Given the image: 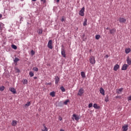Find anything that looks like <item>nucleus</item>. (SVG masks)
<instances>
[{
	"mask_svg": "<svg viewBox=\"0 0 131 131\" xmlns=\"http://www.w3.org/2000/svg\"><path fill=\"white\" fill-rule=\"evenodd\" d=\"M50 96H51V97H55V92L53 91L51 92Z\"/></svg>",
	"mask_w": 131,
	"mask_h": 131,
	"instance_id": "26",
	"label": "nucleus"
},
{
	"mask_svg": "<svg viewBox=\"0 0 131 131\" xmlns=\"http://www.w3.org/2000/svg\"><path fill=\"white\" fill-rule=\"evenodd\" d=\"M60 90L61 91V92H65V88H64V86H62L60 87Z\"/></svg>",
	"mask_w": 131,
	"mask_h": 131,
	"instance_id": "32",
	"label": "nucleus"
},
{
	"mask_svg": "<svg viewBox=\"0 0 131 131\" xmlns=\"http://www.w3.org/2000/svg\"><path fill=\"white\" fill-rule=\"evenodd\" d=\"M105 57H106V58H108L109 57V56L108 55H106Z\"/></svg>",
	"mask_w": 131,
	"mask_h": 131,
	"instance_id": "48",
	"label": "nucleus"
},
{
	"mask_svg": "<svg viewBox=\"0 0 131 131\" xmlns=\"http://www.w3.org/2000/svg\"><path fill=\"white\" fill-rule=\"evenodd\" d=\"M23 19H24L23 17L20 16V21H23Z\"/></svg>",
	"mask_w": 131,
	"mask_h": 131,
	"instance_id": "41",
	"label": "nucleus"
},
{
	"mask_svg": "<svg viewBox=\"0 0 131 131\" xmlns=\"http://www.w3.org/2000/svg\"><path fill=\"white\" fill-rule=\"evenodd\" d=\"M81 75L82 78H84L85 77V73L84 72H81Z\"/></svg>",
	"mask_w": 131,
	"mask_h": 131,
	"instance_id": "22",
	"label": "nucleus"
},
{
	"mask_svg": "<svg viewBox=\"0 0 131 131\" xmlns=\"http://www.w3.org/2000/svg\"><path fill=\"white\" fill-rule=\"evenodd\" d=\"M65 19H64V16H62L61 19V22H64Z\"/></svg>",
	"mask_w": 131,
	"mask_h": 131,
	"instance_id": "39",
	"label": "nucleus"
},
{
	"mask_svg": "<svg viewBox=\"0 0 131 131\" xmlns=\"http://www.w3.org/2000/svg\"><path fill=\"white\" fill-rule=\"evenodd\" d=\"M125 52L126 54H128L130 53V48L126 49L125 50Z\"/></svg>",
	"mask_w": 131,
	"mask_h": 131,
	"instance_id": "19",
	"label": "nucleus"
},
{
	"mask_svg": "<svg viewBox=\"0 0 131 131\" xmlns=\"http://www.w3.org/2000/svg\"><path fill=\"white\" fill-rule=\"evenodd\" d=\"M122 91H123V88H120V89H117L116 90V93L117 94H121L122 92Z\"/></svg>",
	"mask_w": 131,
	"mask_h": 131,
	"instance_id": "10",
	"label": "nucleus"
},
{
	"mask_svg": "<svg viewBox=\"0 0 131 131\" xmlns=\"http://www.w3.org/2000/svg\"><path fill=\"white\" fill-rule=\"evenodd\" d=\"M23 84H27L28 83V81L27 79H24V81H23Z\"/></svg>",
	"mask_w": 131,
	"mask_h": 131,
	"instance_id": "23",
	"label": "nucleus"
},
{
	"mask_svg": "<svg viewBox=\"0 0 131 131\" xmlns=\"http://www.w3.org/2000/svg\"><path fill=\"white\" fill-rule=\"evenodd\" d=\"M73 117H74V119H75L76 121H78V120H79V117H78L76 114H74L73 115Z\"/></svg>",
	"mask_w": 131,
	"mask_h": 131,
	"instance_id": "8",
	"label": "nucleus"
},
{
	"mask_svg": "<svg viewBox=\"0 0 131 131\" xmlns=\"http://www.w3.org/2000/svg\"><path fill=\"white\" fill-rule=\"evenodd\" d=\"M116 32V30L115 29H112L110 30V33L111 34H113Z\"/></svg>",
	"mask_w": 131,
	"mask_h": 131,
	"instance_id": "14",
	"label": "nucleus"
},
{
	"mask_svg": "<svg viewBox=\"0 0 131 131\" xmlns=\"http://www.w3.org/2000/svg\"><path fill=\"white\" fill-rule=\"evenodd\" d=\"M9 91H10V92H11V93H12L13 94H16V89H15V88H10L9 89Z\"/></svg>",
	"mask_w": 131,
	"mask_h": 131,
	"instance_id": "9",
	"label": "nucleus"
},
{
	"mask_svg": "<svg viewBox=\"0 0 131 131\" xmlns=\"http://www.w3.org/2000/svg\"><path fill=\"white\" fill-rule=\"evenodd\" d=\"M30 105H31L30 102H28L27 103V104H26L25 105V107H28V106H29Z\"/></svg>",
	"mask_w": 131,
	"mask_h": 131,
	"instance_id": "30",
	"label": "nucleus"
},
{
	"mask_svg": "<svg viewBox=\"0 0 131 131\" xmlns=\"http://www.w3.org/2000/svg\"><path fill=\"white\" fill-rule=\"evenodd\" d=\"M29 75L31 77H32V76H34V74L32 72H29Z\"/></svg>",
	"mask_w": 131,
	"mask_h": 131,
	"instance_id": "25",
	"label": "nucleus"
},
{
	"mask_svg": "<svg viewBox=\"0 0 131 131\" xmlns=\"http://www.w3.org/2000/svg\"><path fill=\"white\" fill-rule=\"evenodd\" d=\"M55 84H58L59 83V82L60 81V78L58 76H55Z\"/></svg>",
	"mask_w": 131,
	"mask_h": 131,
	"instance_id": "7",
	"label": "nucleus"
},
{
	"mask_svg": "<svg viewBox=\"0 0 131 131\" xmlns=\"http://www.w3.org/2000/svg\"><path fill=\"white\" fill-rule=\"evenodd\" d=\"M126 62H127L128 65L131 64V59L129 58V56H128L127 57Z\"/></svg>",
	"mask_w": 131,
	"mask_h": 131,
	"instance_id": "12",
	"label": "nucleus"
},
{
	"mask_svg": "<svg viewBox=\"0 0 131 131\" xmlns=\"http://www.w3.org/2000/svg\"><path fill=\"white\" fill-rule=\"evenodd\" d=\"M93 107V103H90L89 104V108H92Z\"/></svg>",
	"mask_w": 131,
	"mask_h": 131,
	"instance_id": "38",
	"label": "nucleus"
},
{
	"mask_svg": "<svg viewBox=\"0 0 131 131\" xmlns=\"http://www.w3.org/2000/svg\"><path fill=\"white\" fill-rule=\"evenodd\" d=\"M61 55L63 58H66V52L65 51V49H64V46H61Z\"/></svg>",
	"mask_w": 131,
	"mask_h": 131,
	"instance_id": "1",
	"label": "nucleus"
},
{
	"mask_svg": "<svg viewBox=\"0 0 131 131\" xmlns=\"http://www.w3.org/2000/svg\"><path fill=\"white\" fill-rule=\"evenodd\" d=\"M4 90H5V86H2L0 87V91H1V92H4Z\"/></svg>",
	"mask_w": 131,
	"mask_h": 131,
	"instance_id": "31",
	"label": "nucleus"
},
{
	"mask_svg": "<svg viewBox=\"0 0 131 131\" xmlns=\"http://www.w3.org/2000/svg\"><path fill=\"white\" fill-rule=\"evenodd\" d=\"M37 33L39 34H42V29H39L37 30Z\"/></svg>",
	"mask_w": 131,
	"mask_h": 131,
	"instance_id": "21",
	"label": "nucleus"
},
{
	"mask_svg": "<svg viewBox=\"0 0 131 131\" xmlns=\"http://www.w3.org/2000/svg\"><path fill=\"white\" fill-rule=\"evenodd\" d=\"M3 17V15H2V14H0V19L1 18H2Z\"/></svg>",
	"mask_w": 131,
	"mask_h": 131,
	"instance_id": "46",
	"label": "nucleus"
},
{
	"mask_svg": "<svg viewBox=\"0 0 131 131\" xmlns=\"http://www.w3.org/2000/svg\"><path fill=\"white\" fill-rule=\"evenodd\" d=\"M31 54L32 56H33V55H34V54H35V52H34L33 50H31Z\"/></svg>",
	"mask_w": 131,
	"mask_h": 131,
	"instance_id": "37",
	"label": "nucleus"
},
{
	"mask_svg": "<svg viewBox=\"0 0 131 131\" xmlns=\"http://www.w3.org/2000/svg\"><path fill=\"white\" fill-rule=\"evenodd\" d=\"M72 119H73V120H74V118H73Z\"/></svg>",
	"mask_w": 131,
	"mask_h": 131,
	"instance_id": "53",
	"label": "nucleus"
},
{
	"mask_svg": "<svg viewBox=\"0 0 131 131\" xmlns=\"http://www.w3.org/2000/svg\"><path fill=\"white\" fill-rule=\"evenodd\" d=\"M100 37H101V36L100 35H96L95 36L96 39H100Z\"/></svg>",
	"mask_w": 131,
	"mask_h": 131,
	"instance_id": "24",
	"label": "nucleus"
},
{
	"mask_svg": "<svg viewBox=\"0 0 131 131\" xmlns=\"http://www.w3.org/2000/svg\"><path fill=\"white\" fill-rule=\"evenodd\" d=\"M119 21L120 23H125L126 22V19L120 17L119 18Z\"/></svg>",
	"mask_w": 131,
	"mask_h": 131,
	"instance_id": "6",
	"label": "nucleus"
},
{
	"mask_svg": "<svg viewBox=\"0 0 131 131\" xmlns=\"http://www.w3.org/2000/svg\"><path fill=\"white\" fill-rule=\"evenodd\" d=\"M18 61H19V58H15L14 60V63H17V62H18Z\"/></svg>",
	"mask_w": 131,
	"mask_h": 131,
	"instance_id": "29",
	"label": "nucleus"
},
{
	"mask_svg": "<svg viewBox=\"0 0 131 131\" xmlns=\"http://www.w3.org/2000/svg\"><path fill=\"white\" fill-rule=\"evenodd\" d=\"M118 98H120V96H116V99H118Z\"/></svg>",
	"mask_w": 131,
	"mask_h": 131,
	"instance_id": "45",
	"label": "nucleus"
},
{
	"mask_svg": "<svg viewBox=\"0 0 131 131\" xmlns=\"http://www.w3.org/2000/svg\"><path fill=\"white\" fill-rule=\"evenodd\" d=\"M33 70H34V71H36V72H37V71H38V68L34 67L33 68Z\"/></svg>",
	"mask_w": 131,
	"mask_h": 131,
	"instance_id": "35",
	"label": "nucleus"
},
{
	"mask_svg": "<svg viewBox=\"0 0 131 131\" xmlns=\"http://www.w3.org/2000/svg\"><path fill=\"white\" fill-rule=\"evenodd\" d=\"M59 120H60V121H61L62 120V117H59Z\"/></svg>",
	"mask_w": 131,
	"mask_h": 131,
	"instance_id": "44",
	"label": "nucleus"
},
{
	"mask_svg": "<svg viewBox=\"0 0 131 131\" xmlns=\"http://www.w3.org/2000/svg\"><path fill=\"white\" fill-rule=\"evenodd\" d=\"M34 79H37V77H34Z\"/></svg>",
	"mask_w": 131,
	"mask_h": 131,
	"instance_id": "47",
	"label": "nucleus"
},
{
	"mask_svg": "<svg viewBox=\"0 0 131 131\" xmlns=\"http://www.w3.org/2000/svg\"><path fill=\"white\" fill-rule=\"evenodd\" d=\"M84 93V91L83 90V89L81 88L79 89L77 96H79L80 97H81L82 96V94Z\"/></svg>",
	"mask_w": 131,
	"mask_h": 131,
	"instance_id": "4",
	"label": "nucleus"
},
{
	"mask_svg": "<svg viewBox=\"0 0 131 131\" xmlns=\"http://www.w3.org/2000/svg\"><path fill=\"white\" fill-rule=\"evenodd\" d=\"M127 67H128V65H127L126 64H124L122 66L121 70H126V69H127Z\"/></svg>",
	"mask_w": 131,
	"mask_h": 131,
	"instance_id": "11",
	"label": "nucleus"
},
{
	"mask_svg": "<svg viewBox=\"0 0 131 131\" xmlns=\"http://www.w3.org/2000/svg\"><path fill=\"white\" fill-rule=\"evenodd\" d=\"M33 2H36V0H32Z\"/></svg>",
	"mask_w": 131,
	"mask_h": 131,
	"instance_id": "52",
	"label": "nucleus"
},
{
	"mask_svg": "<svg viewBox=\"0 0 131 131\" xmlns=\"http://www.w3.org/2000/svg\"><path fill=\"white\" fill-rule=\"evenodd\" d=\"M79 15L83 17L84 16V7H82L79 12Z\"/></svg>",
	"mask_w": 131,
	"mask_h": 131,
	"instance_id": "2",
	"label": "nucleus"
},
{
	"mask_svg": "<svg viewBox=\"0 0 131 131\" xmlns=\"http://www.w3.org/2000/svg\"><path fill=\"white\" fill-rule=\"evenodd\" d=\"M43 126L44 127L45 129H42V131H48V128L46 127L45 124H43Z\"/></svg>",
	"mask_w": 131,
	"mask_h": 131,
	"instance_id": "28",
	"label": "nucleus"
},
{
	"mask_svg": "<svg viewBox=\"0 0 131 131\" xmlns=\"http://www.w3.org/2000/svg\"><path fill=\"white\" fill-rule=\"evenodd\" d=\"M60 131H65V130H63V129H61L60 130Z\"/></svg>",
	"mask_w": 131,
	"mask_h": 131,
	"instance_id": "50",
	"label": "nucleus"
},
{
	"mask_svg": "<svg viewBox=\"0 0 131 131\" xmlns=\"http://www.w3.org/2000/svg\"><path fill=\"white\" fill-rule=\"evenodd\" d=\"M119 65L118 64H116L114 67V71H117V70L119 69Z\"/></svg>",
	"mask_w": 131,
	"mask_h": 131,
	"instance_id": "16",
	"label": "nucleus"
},
{
	"mask_svg": "<svg viewBox=\"0 0 131 131\" xmlns=\"http://www.w3.org/2000/svg\"><path fill=\"white\" fill-rule=\"evenodd\" d=\"M3 27H4V24L0 23V30H3Z\"/></svg>",
	"mask_w": 131,
	"mask_h": 131,
	"instance_id": "27",
	"label": "nucleus"
},
{
	"mask_svg": "<svg viewBox=\"0 0 131 131\" xmlns=\"http://www.w3.org/2000/svg\"><path fill=\"white\" fill-rule=\"evenodd\" d=\"M11 47L14 50H16L17 49V47L15 45H12Z\"/></svg>",
	"mask_w": 131,
	"mask_h": 131,
	"instance_id": "34",
	"label": "nucleus"
},
{
	"mask_svg": "<svg viewBox=\"0 0 131 131\" xmlns=\"http://www.w3.org/2000/svg\"><path fill=\"white\" fill-rule=\"evenodd\" d=\"M11 125H12V126H16V125H17V121L13 120L11 123Z\"/></svg>",
	"mask_w": 131,
	"mask_h": 131,
	"instance_id": "15",
	"label": "nucleus"
},
{
	"mask_svg": "<svg viewBox=\"0 0 131 131\" xmlns=\"http://www.w3.org/2000/svg\"><path fill=\"white\" fill-rule=\"evenodd\" d=\"M53 41L52 40H50L48 43V47L49 49H53Z\"/></svg>",
	"mask_w": 131,
	"mask_h": 131,
	"instance_id": "5",
	"label": "nucleus"
},
{
	"mask_svg": "<svg viewBox=\"0 0 131 131\" xmlns=\"http://www.w3.org/2000/svg\"><path fill=\"white\" fill-rule=\"evenodd\" d=\"M68 102H69V99H68V100H66L63 102V104H64V105H67L68 104Z\"/></svg>",
	"mask_w": 131,
	"mask_h": 131,
	"instance_id": "33",
	"label": "nucleus"
},
{
	"mask_svg": "<svg viewBox=\"0 0 131 131\" xmlns=\"http://www.w3.org/2000/svg\"><path fill=\"white\" fill-rule=\"evenodd\" d=\"M100 93L102 94V96H105V90L103 88H101L100 89Z\"/></svg>",
	"mask_w": 131,
	"mask_h": 131,
	"instance_id": "13",
	"label": "nucleus"
},
{
	"mask_svg": "<svg viewBox=\"0 0 131 131\" xmlns=\"http://www.w3.org/2000/svg\"><path fill=\"white\" fill-rule=\"evenodd\" d=\"M93 107L95 108V109H100V106H98V104L96 103H94L93 104Z\"/></svg>",
	"mask_w": 131,
	"mask_h": 131,
	"instance_id": "18",
	"label": "nucleus"
},
{
	"mask_svg": "<svg viewBox=\"0 0 131 131\" xmlns=\"http://www.w3.org/2000/svg\"><path fill=\"white\" fill-rule=\"evenodd\" d=\"M109 98L108 97V95L106 96V97L105 98V101L106 102H109Z\"/></svg>",
	"mask_w": 131,
	"mask_h": 131,
	"instance_id": "36",
	"label": "nucleus"
},
{
	"mask_svg": "<svg viewBox=\"0 0 131 131\" xmlns=\"http://www.w3.org/2000/svg\"><path fill=\"white\" fill-rule=\"evenodd\" d=\"M128 100H129V101H131V96L128 97Z\"/></svg>",
	"mask_w": 131,
	"mask_h": 131,
	"instance_id": "42",
	"label": "nucleus"
},
{
	"mask_svg": "<svg viewBox=\"0 0 131 131\" xmlns=\"http://www.w3.org/2000/svg\"><path fill=\"white\" fill-rule=\"evenodd\" d=\"M127 127H128V125H124L122 126V129L123 131H127L128 128Z\"/></svg>",
	"mask_w": 131,
	"mask_h": 131,
	"instance_id": "17",
	"label": "nucleus"
},
{
	"mask_svg": "<svg viewBox=\"0 0 131 131\" xmlns=\"http://www.w3.org/2000/svg\"><path fill=\"white\" fill-rule=\"evenodd\" d=\"M106 30H108V29H109V28L107 27V28H106Z\"/></svg>",
	"mask_w": 131,
	"mask_h": 131,
	"instance_id": "51",
	"label": "nucleus"
},
{
	"mask_svg": "<svg viewBox=\"0 0 131 131\" xmlns=\"http://www.w3.org/2000/svg\"><path fill=\"white\" fill-rule=\"evenodd\" d=\"M57 1V3H59V2H60V0H56Z\"/></svg>",
	"mask_w": 131,
	"mask_h": 131,
	"instance_id": "49",
	"label": "nucleus"
},
{
	"mask_svg": "<svg viewBox=\"0 0 131 131\" xmlns=\"http://www.w3.org/2000/svg\"><path fill=\"white\" fill-rule=\"evenodd\" d=\"M41 2H43V3H46V0H41Z\"/></svg>",
	"mask_w": 131,
	"mask_h": 131,
	"instance_id": "43",
	"label": "nucleus"
},
{
	"mask_svg": "<svg viewBox=\"0 0 131 131\" xmlns=\"http://www.w3.org/2000/svg\"><path fill=\"white\" fill-rule=\"evenodd\" d=\"M88 23V19L86 18L84 19V21L83 23V26H86Z\"/></svg>",
	"mask_w": 131,
	"mask_h": 131,
	"instance_id": "20",
	"label": "nucleus"
},
{
	"mask_svg": "<svg viewBox=\"0 0 131 131\" xmlns=\"http://www.w3.org/2000/svg\"><path fill=\"white\" fill-rule=\"evenodd\" d=\"M90 61L91 64H95L96 63V60H95V57L92 56L90 58Z\"/></svg>",
	"mask_w": 131,
	"mask_h": 131,
	"instance_id": "3",
	"label": "nucleus"
},
{
	"mask_svg": "<svg viewBox=\"0 0 131 131\" xmlns=\"http://www.w3.org/2000/svg\"><path fill=\"white\" fill-rule=\"evenodd\" d=\"M46 84H47V85H52V83H51V82L46 83Z\"/></svg>",
	"mask_w": 131,
	"mask_h": 131,
	"instance_id": "40",
	"label": "nucleus"
}]
</instances>
